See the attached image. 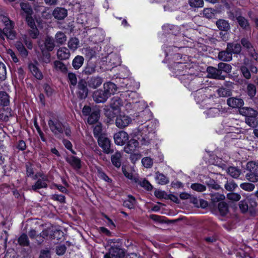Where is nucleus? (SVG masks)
<instances>
[{"instance_id": "obj_58", "label": "nucleus", "mask_w": 258, "mask_h": 258, "mask_svg": "<svg viewBox=\"0 0 258 258\" xmlns=\"http://www.w3.org/2000/svg\"><path fill=\"white\" fill-rule=\"evenodd\" d=\"M217 92L219 97H227L231 95V92L228 89L223 88H219Z\"/></svg>"}, {"instance_id": "obj_59", "label": "nucleus", "mask_w": 258, "mask_h": 258, "mask_svg": "<svg viewBox=\"0 0 258 258\" xmlns=\"http://www.w3.org/2000/svg\"><path fill=\"white\" fill-rule=\"evenodd\" d=\"M97 173L98 176L99 178L107 182H110L111 181V180L110 179V178L102 171L100 168H97Z\"/></svg>"}, {"instance_id": "obj_3", "label": "nucleus", "mask_w": 258, "mask_h": 258, "mask_svg": "<svg viewBox=\"0 0 258 258\" xmlns=\"http://www.w3.org/2000/svg\"><path fill=\"white\" fill-rule=\"evenodd\" d=\"M33 179L34 180L38 179V180L34 184L32 185V190L36 191L39 189L46 188L47 187L46 182L48 181V178L47 176L44 175L43 174L41 173H37L33 176Z\"/></svg>"}, {"instance_id": "obj_60", "label": "nucleus", "mask_w": 258, "mask_h": 258, "mask_svg": "<svg viewBox=\"0 0 258 258\" xmlns=\"http://www.w3.org/2000/svg\"><path fill=\"white\" fill-rule=\"evenodd\" d=\"M237 186V185L233 181H227L225 184L224 187L228 191H233Z\"/></svg>"}, {"instance_id": "obj_7", "label": "nucleus", "mask_w": 258, "mask_h": 258, "mask_svg": "<svg viewBox=\"0 0 258 258\" xmlns=\"http://www.w3.org/2000/svg\"><path fill=\"white\" fill-rule=\"evenodd\" d=\"M173 67V70L175 71V73H179L177 75L182 76L181 78V80H184L186 77L188 79L192 77L190 75H186L184 73V71L185 73L186 72V69H187V66L184 63L181 62H176L174 63Z\"/></svg>"}, {"instance_id": "obj_50", "label": "nucleus", "mask_w": 258, "mask_h": 258, "mask_svg": "<svg viewBox=\"0 0 258 258\" xmlns=\"http://www.w3.org/2000/svg\"><path fill=\"white\" fill-rule=\"evenodd\" d=\"M218 68L221 73L222 71L226 73H229L232 69L230 64L223 62H220L218 64Z\"/></svg>"}, {"instance_id": "obj_30", "label": "nucleus", "mask_w": 258, "mask_h": 258, "mask_svg": "<svg viewBox=\"0 0 258 258\" xmlns=\"http://www.w3.org/2000/svg\"><path fill=\"white\" fill-rule=\"evenodd\" d=\"M80 41L77 38H71L68 41V46L69 48L73 51L76 50L79 47Z\"/></svg>"}, {"instance_id": "obj_45", "label": "nucleus", "mask_w": 258, "mask_h": 258, "mask_svg": "<svg viewBox=\"0 0 258 258\" xmlns=\"http://www.w3.org/2000/svg\"><path fill=\"white\" fill-rule=\"evenodd\" d=\"M9 103L8 95L5 92H0V104L7 106Z\"/></svg>"}, {"instance_id": "obj_52", "label": "nucleus", "mask_w": 258, "mask_h": 258, "mask_svg": "<svg viewBox=\"0 0 258 258\" xmlns=\"http://www.w3.org/2000/svg\"><path fill=\"white\" fill-rule=\"evenodd\" d=\"M245 122L249 126L252 127L256 126L258 123L256 116L246 117Z\"/></svg>"}, {"instance_id": "obj_13", "label": "nucleus", "mask_w": 258, "mask_h": 258, "mask_svg": "<svg viewBox=\"0 0 258 258\" xmlns=\"http://www.w3.org/2000/svg\"><path fill=\"white\" fill-rule=\"evenodd\" d=\"M5 27L4 28L6 37L10 39H14L15 37V32L14 30V23L10 21V23L7 22L4 23Z\"/></svg>"}, {"instance_id": "obj_43", "label": "nucleus", "mask_w": 258, "mask_h": 258, "mask_svg": "<svg viewBox=\"0 0 258 258\" xmlns=\"http://www.w3.org/2000/svg\"><path fill=\"white\" fill-rule=\"evenodd\" d=\"M246 179L251 182H256L258 181V174L256 172H248L245 175Z\"/></svg>"}, {"instance_id": "obj_24", "label": "nucleus", "mask_w": 258, "mask_h": 258, "mask_svg": "<svg viewBox=\"0 0 258 258\" xmlns=\"http://www.w3.org/2000/svg\"><path fill=\"white\" fill-rule=\"evenodd\" d=\"M155 180L156 182L161 185H164L169 182L168 178L164 174L157 172L155 174Z\"/></svg>"}, {"instance_id": "obj_34", "label": "nucleus", "mask_w": 258, "mask_h": 258, "mask_svg": "<svg viewBox=\"0 0 258 258\" xmlns=\"http://www.w3.org/2000/svg\"><path fill=\"white\" fill-rule=\"evenodd\" d=\"M154 1H155V0H151V2H154ZM157 1L163 3H167L166 5H163L165 11H172L174 9L172 0H157Z\"/></svg>"}, {"instance_id": "obj_46", "label": "nucleus", "mask_w": 258, "mask_h": 258, "mask_svg": "<svg viewBox=\"0 0 258 258\" xmlns=\"http://www.w3.org/2000/svg\"><path fill=\"white\" fill-rule=\"evenodd\" d=\"M135 203V199L132 196H128V199L124 202V205L125 207H127L129 209H132L134 208Z\"/></svg>"}, {"instance_id": "obj_32", "label": "nucleus", "mask_w": 258, "mask_h": 258, "mask_svg": "<svg viewBox=\"0 0 258 258\" xmlns=\"http://www.w3.org/2000/svg\"><path fill=\"white\" fill-rule=\"evenodd\" d=\"M227 172L231 177L237 178L241 174V171L235 167H230L228 168Z\"/></svg>"}, {"instance_id": "obj_4", "label": "nucleus", "mask_w": 258, "mask_h": 258, "mask_svg": "<svg viewBox=\"0 0 258 258\" xmlns=\"http://www.w3.org/2000/svg\"><path fill=\"white\" fill-rule=\"evenodd\" d=\"M98 143L104 153L108 154L112 152V150L110 149V141L105 135H101L98 137Z\"/></svg>"}, {"instance_id": "obj_49", "label": "nucleus", "mask_w": 258, "mask_h": 258, "mask_svg": "<svg viewBox=\"0 0 258 258\" xmlns=\"http://www.w3.org/2000/svg\"><path fill=\"white\" fill-rule=\"evenodd\" d=\"M122 172L124 176L127 178L131 179L136 183L139 182V178L137 175H133L132 173H128L124 168H122Z\"/></svg>"}, {"instance_id": "obj_29", "label": "nucleus", "mask_w": 258, "mask_h": 258, "mask_svg": "<svg viewBox=\"0 0 258 258\" xmlns=\"http://www.w3.org/2000/svg\"><path fill=\"white\" fill-rule=\"evenodd\" d=\"M29 69L32 74L38 79H41L43 75L41 72L38 69L37 66L33 63H31L29 66Z\"/></svg>"}, {"instance_id": "obj_62", "label": "nucleus", "mask_w": 258, "mask_h": 258, "mask_svg": "<svg viewBox=\"0 0 258 258\" xmlns=\"http://www.w3.org/2000/svg\"><path fill=\"white\" fill-rule=\"evenodd\" d=\"M95 66L93 64L88 65L83 71V72L86 75H91L95 73Z\"/></svg>"}, {"instance_id": "obj_48", "label": "nucleus", "mask_w": 258, "mask_h": 258, "mask_svg": "<svg viewBox=\"0 0 258 258\" xmlns=\"http://www.w3.org/2000/svg\"><path fill=\"white\" fill-rule=\"evenodd\" d=\"M190 187L193 190L198 192H202L206 190V187L205 185L198 183L191 184Z\"/></svg>"}, {"instance_id": "obj_31", "label": "nucleus", "mask_w": 258, "mask_h": 258, "mask_svg": "<svg viewBox=\"0 0 258 258\" xmlns=\"http://www.w3.org/2000/svg\"><path fill=\"white\" fill-rule=\"evenodd\" d=\"M99 117V111L98 110L91 112L90 115L88 118V122L89 124H93L97 122Z\"/></svg>"}, {"instance_id": "obj_2", "label": "nucleus", "mask_w": 258, "mask_h": 258, "mask_svg": "<svg viewBox=\"0 0 258 258\" xmlns=\"http://www.w3.org/2000/svg\"><path fill=\"white\" fill-rule=\"evenodd\" d=\"M50 131L58 138H61L63 132L64 125L57 118H50L48 122Z\"/></svg>"}, {"instance_id": "obj_1", "label": "nucleus", "mask_w": 258, "mask_h": 258, "mask_svg": "<svg viewBox=\"0 0 258 258\" xmlns=\"http://www.w3.org/2000/svg\"><path fill=\"white\" fill-rule=\"evenodd\" d=\"M102 63L106 67V69H111L120 65L121 61L120 57L115 53H110L102 58Z\"/></svg>"}, {"instance_id": "obj_23", "label": "nucleus", "mask_w": 258, "mask_h": 258, "mask_svg": "<svg viewBox=\"0 0 258 258\" xmlns=\"http://www.w3.org/2000/svg\"><path fill=\"white\" fill-rule=\"evenodd\" d=\"M231 53L227 50L222 51L218 54V58L219 59L224 61H229L232 60V56Z\"/></svg>"}, {"instance_id": "obj_56", "label": "nucleus", "mask_w": 258, "mask_h": 258, "mask_svg": "<svg viewBox=\"0 0 258 258\" xmlns=\"http://www.w3.org/2000/svg\"><path fill=\"white\" fill-rule=\"evenodd\" d=\"M220 110L217 108H211L206 111L209 117H215L219 114Z\"/></svg>"}, {"instance_id": "obj_61", "label": "nucleus", "mask_w": 258, "mask_h": 258, "mask_svg": "<svg viewBox=\"0 0 258 258\" xmlns=\"http://www.w3.org/2000/svg\"><path fill=\"white\" fill-rule=\"evenodd\" d=\"M206 183L209 187L212 189L218 190L220 188V185L213 179H210L206 182Z\"/></svg>"}, {"instance_id": "obj_12", "label": "nucleus", "mask_w": 258, "mask_h": 258, "mask_svg": "<svg viewBox=\"0 0 258 258\" xmlns=\"http://www.w3.org/2000/svg\"><path fill=\"white\" fill-rule=\"evenodd\" d=\"M117 87L116 85L111 82H107L103 84V91L106 95L109 97L113 95L117 91Z\"/></svg>"}, {"instance_id": "obj_14", "label": "nucleus", "mask_w": 258, "mask_h": 258, "mask_svg": "<svg viewBox=\"0 0 258 258\" xmlns=\"http://www.w3.org/2000/svg\"><path fill=\"white\" fill-rule=\"evenodd\" d=\"M103 82V79L99 76L91 77L87 81L88 85L93 89L99 87Z\"/></svg>"}, {"instance_id": "obj_6", "label": "nucleus", "mask_w": 258, "mask_h": 258, "mask_svg": "<svg viewBox=\"0 0 258 258\" xmlns=\"http://www.w3.org/2000/svg\"><path fill=\"white\" fill-rule=\"evenodd\" d=\"M87 82L84 80L79 81L78 85L77 94L80 99H85L88 94Z\"/></svg>"}, {"instance_id": "obj_25", "label": "nucleus", "mask_w": 258, "mask_h": 258, "mask_svg": "<svg viewBox=\"0 0 258 258\" xmlns=\"http://www.w3.org/2000/svg\"><path fill=\"white\" fill-rule=\"evenodd\" d=\"M216 26L219 30L224 31H227L230 29V25L228 21L220 19L216 22Z\"/></svg>"}, {"instance_id": "obj_54", "label": "nucleus", "mask_w": 258, "mask_h": 258, "mask_svg": "<svg viewBox=\"0 0 258 258\" xmlns=\"http://www.w3.org/2000/svg\"><path fill=\"white\" fill-rule=\"evenodd\" d=\"M188 3L191 7L201 8L204 6L203 0H188Z\"/></svg>"}, {"instance_id": "obj_22", "label": "nucleus", "mask_w": 258, "mask_h": 258, "mask_svg": "<svg viewBox=\"0 0 258 258\" xmlns=\"http://www.w3.org/2000/svg\"><path fill=\"white\" fill-rule=\"evenodd\" d=\"M53 232L52 228H48L42 231L39 235H37V237L39 238V239H37V241L39 244L41 243L43 239L47 238L49 236L52 237V233Z\"/></svg>"}, {"instance_id": "obj_64", "label": "nucleus", "mask_w": 258, "mask_h": 258, "mask_svg": "<svg viewBox=\"0 0 258 258\" xmlns=\"http://www.w3.org/2000/svg\"><path fill=\"white\" fill-rule=\"evenodd\" d=\"M102 131V126L100 123H97V124L95 125L94 127L93 133L94 136L97 137H99V135Z\"/></svg>"}, {"instance_id": "obj_53", "label": "nucleus", "mask_w": 258, "mask_h": 258, "mask_svg": "<svg viewBox=\"0 0 258 258\" xmlns=\"http://www.w3.org/2000/svg\"><path fill=\"white\" fill-rule=\"evenodd\" d=\"M42 56L41 57V60L46 63L50 62V54L47 51L44 50V48H41Z\"/></svg>"}, {"instance_id": "obj_35", "label": "nucleus", "mask_w": 258, "mask_h": 258, "mask_svg": "<svg viewBox=\"0 0 258 258\" xmlns=\"http://www.w3.org/2000/svg\"><path fill=\"white\" fill-rule=\"evenodd\" d=\"M54 41L52 38L47 37L44 42V46L47 51H52L54 47Z\"/></svg>"}, {"instance_id": "obj_11", "label": "nucleus", "mask_w": 258, "mask_h": 258, "mask_svg": "<svg viewBox=\"0 0 258 258\" xmlns=\"http://www.w3.org/2000/svg\"><path fill=\"white\" fill-rule=\"evenodd\" d=\"M108 98L105 92L102 90H97L93 94V100L96 103H104Z\"/></svg>"}, {"instance_id": "obj_20", "label": "nucleus", "mask_w": 258, "mask_h": 258, "mask_svg": "<svg viewBox=\"0 0 258 258\" xmlns=\"http://www.w3.org/2000/svg\"><path fill=\"white\" fill-rule=\"evenodd\" d=\"M70 53L69 50L64 47L59 48L57 51V57L59 59L66 60L69 58Z\"/></svg>"}, {"instance_id": "obj_19", "label": "nucleus", "mask_w": 258, "mask_h": 258, "mask_svg": "<svg viewBox=\"0 0 258 258\" xmlns=\"http://www.w3.org/2000/svg\"><path fill=\"white\" fill-rule=\"evenodd\" d=\"M66 161L75 169L78 170L81 167V160L78 157L73 156H68L66 158Z\"/></svg>"}, {"instance_id": "obj_21", "label": "nucleus", "mask_w": 258, "mask_h": 258, "mask_svg": "<svg viewBox=\"0 0 258 258\" xmlns=\"http://www.w3.org/2000/svg\"><path fill=\"white\" fill-rule=\"evenodd\" d=\"M227 50L231 54H239L241 51V46L240 44L235 42L228 43L227 45Z\"/></svg>"}, {"instance_id": "obj_15", "label": "nucleus", "mask_w": 258, "mask_h": 258, "mask_svg": "<svg viewBox=\"0 0 258 258\" xmlns=\"http://www.w3.org/2000/svg\"><path fill=\"white\" fill-rule=\"evenodd\" d=\"M123 255L122 250L117 247H112L108 253L104 255V258H120Z\"/></svg>"}, {"instance_id": "obj_42", "label": "nucleus", "mask_w": 258, "mask_h": 258, "mask_svg": "<svg viewBox=\"0 0 258 258\" xmlns=\"http://www.w3.org/2000/svg\"><path fill=\"white\" fill-rule=\"evenodd\" d=\"M218 209L222 216H225L228 213V207L225 202H220L218 204Z\"/></svg>"}, {"instance_id": "obj_55", "label": "nucleus", "mask_w": 258, "mask_h": 258, "mask_svg": "<svg viewBox=\"0 0 258 258\" xmlns=\"http://www.w3.org/2000/svg\"><path fill=\"white\" fill-rule=\"evenodd\" d=\"M227 198L231 201L237 202L241 199V196L238 193L230 192L227 195Z\"/></svg>"}, {"instance_id": "obj_63", "label": "nucleus", "mask_w": 258, "mask_h": 258, "mask_svg": "<svg viewBox=\"0 0 258 258\" xmlns=\"http://www.w3.org/2000/svg\"><path fill=\"white\" fill-rule=\"evenodd\" d=\"M39 34V31L37 27L31 28L29 30V34L32 38L36 39Z\"/></svg>"}, {"instance_id": "obj_57", "label": "nucleus", "mask_w": 258, "mask_h": 258, "mask_svg": "<svg viewBox=\"0 0 258 258\" xmlns=\"http://www.w3.org/2000/svg\"><path fill=\"white\" fill-rule=\"evenodd\" d=\"M18 242L20 245L27 246L29 244V241L27 235L25 234H22L18 239Z\"/></svg>"}, {"instance_id": "obj_41", "label": "nucleus", "mask_w": 258, "mask_h": 258, "mask_svg": "<svg viewBox=\"0 0 258 258\" xmlns=\"http://www.w3.org/2000/svg\"><path fill=\"white\" fill-rule=\"evenodd\" d=\"M239 186L241 189L248 192L253 191L255 188V185L249 182L241 183Z\"/></svg>"}, {"instance_id": "obj_33", "label": "nucleus", "mask_w": 258, "mask_h": 258, "mask_svg": "<svg viewBox=\"0 0 258 258\" xmlns=\"http://www.w3.org/2000/svg\"><path fill=\"white\" fill-rule=\"evenodd\" d=\"M54 68L57 71H60L62 73H66L67 68L66 65L60 61L56 60L53 63Z\"/></svg>"}, {"instance_id": "obj_28", "label": "nucleus", "mask_w": 258, "mask_h": 258, "mask_svg": "<svg viewBox=\"0 0 258 258\" xmlns=\"http://www.w3.org/2000/svg\"><path fill=\"white\" fill-rule=\"evenodd\" d=\"M84 60V59L82 56H76L73 60L72 66L73 68L76 70L80 69L83 65Z\"/></svg>"}, {"instance_id": "obj_47", "label": "nucleus", "mask_w": 258, "mask_h": 258, "mask_svg": "<svg viewBox=\"0 0 258 258\" xmlns=\"http://www.w3.org/2000/svg\"><path fill=\"white\" fill-rule=\"evenodd\" d=\"M247 93L250 98H253L256 94V87L252 84H248L247 86Z\"/></svg>"}, {"instance_id": "obj_39", "label": "nucleus", "mask_w": 258, "mask_h": 258, "mask_svg": "<svg viewBox=\"0 0 258 258\" xmlns=\"http://www.w3.org/2000/svg\"><path fill=\"white\" fill-rule=\"evenodd\" d=\"M225 198L223 194L215 192L211 194V200L213 203H217L223 201Z\"/></svg>"}, {"instance_id": "obj_27", "label": "nucleus", "mask_w": 258, "mask_h": 258, "mask_svg": "<svg viewBox=\"0 0 258 258\" xmlns=\"http://www.w3.org/2000/svg\"><path fill=\"white\" fill-rule=\"evenodd\" d=\"M240 113L246 117L256 116L257 111L251 108H243L240 110Z\"/></svg>"}, {"instance_id": "obj_18", "label": "nucleus", "mask_w": 258, "mask_h": 258, "mask_svg": "<svg viewBox=\"0 0 258 258\" xmlns=\"http://www.w3.org/2000/svg\"><path fill=\"white\" fill-rule=\"evenodd\" d=\"M227 104L232 108H240L244 104L243 100L240 98L231 97L227 99Z\"/></svg>"}, {"instance_id": "obj_37", "label": "nucleus", "mask_w": 258, "mask_h": 258, "mask_svg": "<svg viewBox=\"0 0 258 258\" xmlns=\"http://www.w3.org/2000/svg\"><path fill=\"white\" fill-rule=\"evenodd\" d=\"M241 43L244 48H245L249 53L254 52V49L248 39L242 38L241 40Z\"/></svg>"}, {"instance_id": "obj_40", "label": "nucleus", "mask_w": 258, "mask_h": 258, "mask_svg": "<svg viewBox=\"0 0 258 258\" xmlns=\"http://www.w3.org/2000/svg\"><path fill=\"white\" fill-rule=\"evenodd\" d=\"M21 10L26 14V16H32L33 10L27 3H22L20 4Z\"/></svg>"}, {"instance_id": "obj_44", "label": "nucleus", "mask_w": 258, "mask_h": 258, "mask_svg": "<svg viewBox=\"0 0 258 258\" xmlns=\"http://www.w3.org/2000/svg\"><path fill=\"white\" fill-rule=\"evenodd\" d=\"M239 25L243 29H247L249 28V23L247 20L242 16H238L236 18Z\"/></svg>"}, {"instance_id": "obj_38", "label": "nucleus", "mask_w": 258, "mask_h": 258, "mask_svg": "<svg viewBox=\"0 0 258 258\" xmlns=\"http://www.w3.org/2000/svg\"><path fill=\"white\" fill-rule=\"evenodd\" d=\"M246 168L249 172H256V174H258V163L253 161L248 162L247 163Z\"/></svg>"}, {"instance_id": "obj_17", "label": "nucleus", "mask_w": 258, "mask_h": 258, "mask_svg": "<svg viewBox=\"0 0 258 258\" xmlns=\"http://www.w3.org/2000/svg\"><path fill=\"white\" fill-rule=\"evenodd\" d=\"M139 144L138 141L132 139L129 141L127 145L124 147V151L127 153L132 154L139 147Z\"/></svg>"}, {"instance_id": "obj_9", "label": "nucleus", "mask_w": 258, "mask_h": 258, "mask_svg": "<svg viewBox=\"0 0 258 258\" xmlns=\"http://www.w3.org/2000/svg\"><path fill=\"white\" fill-rule=\"evenodd\" d=\"M250 205H249L248 202L246 201H241L239 204V207L242 213H245L249 211L252 213L253 209L256 206V203L254 201L249 202Z\"/></svg>"}, {"instance_id": "obj_51", "label": "nucleus", "mask_w": 258, "mask_h": 258, "mask_svg": "<svg viewBox=\"0 0 258 258\" xmlns=\"http://www.w3.org/2000/svg\"><path fill=\"white\" fill-rule=\"evenodd\" d=\"M142 163L145 167L151 168L153 164V160L150 157H144L142 160Z\"/></svg>"}, {"instance_id": "obj_10", "label": "nucleus", "mask_w": 258, "mask_h": 258, "mask_svg": "<svg viewBox=\"0 0 258 258\" xmlns=\"http://www.w3.org/2000/svg\"><path fill=\"white\" fill-rule=\"evenodd\" d=\"M207 71L209 78L219 80H224L225 79L224 76L221 75V72L219 68L217 69L212 67H209L207 68Z\"/></svg>"}, {"instance_id": "obj_16", "label": "nucleus", "mask_w": 258, "mask_h": 258, "mask_svg": "<svg viewBox=\"0 0 258 258\" xmlns=\"http://www.w3.org/2000/svg\"><path fill=\"white\" fill-rule=\"evenodd\" d=\"M67 14L68 12L66 9L59 7L55 8L52 12L53 16L58 20L63 19L67 17Z\"/></svg>"}, {"instance_id": "obj_8", "label": "nucleus", "mask_w": 258, "mask_h": 258, "mask_svg": "<svg viewBox=\"0 0 258 258\" xmlns=\"http://www.w3.org/2000/svg\"><path fill=\"white\" fill-rule=\"evenodd\" d=\"M115 143L119 146H122L128 140V134L124 131H119L114 135Z\"/></svg>"}, {"instance_id": "obj_5", "label": "nucleus", "mask_w": 258, "mask_h": 258, "mask_svg": "<svg viewBox=\"0 0 258 258\" xmlns=\"http://www.w3.org/2000/svg\"><path fill=\"white\" fill-rule=\"evenodd\" d=\"M132 122L130 117L123 114H120L117 116L115 124L120 128H124L128 126Z\"/></svg>"}, {"instance_id": "obj_36", "label": "nucleus", "mask_w": 258, "mask_h": 258, "mask_svg": "<svg viewBox=\"0 0 258 258\" xmlns=\"http://www.w3.org/2000/svg\"><path fill=\"white\" fill-rule=\"evenodd\" d=\"M55 39L56 42L59 44H62L67 41L66 35L61 32L56 33L55 36Z\"/></svg>"}, {"instance_id": "obj_26", "label": "nucleus", "mask_w": 258, "mask_h": 258, "mask_svg": "<svg viewBox=\"0 0 258 258\" xmlns=\"http://www.w3.org/2000/svg\"><path fill=\"white\" fill-rule=\"evenodd\" d=\"M121 154L119 152H116L111 156V162L113 165L117 168H119L121 166Z\"/></svg>"}]
</instances>
